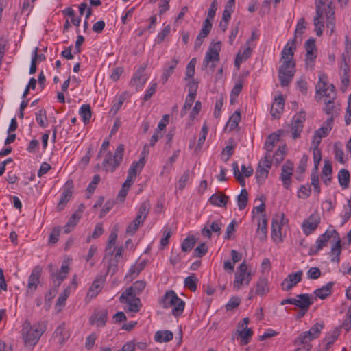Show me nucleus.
Returning <instances> with one entry per match:
<instances>
[{
    "label": "nucleus",
    "instance_id": "nucleus-1",
    "mask_svg": "<svg viewBox=\"0 0 351 351\" xmlns=\"http://www.w3.org/2000/svg\"><path fill=\"white\" fill-rule=\"evenodd\" d=\"M45 331V326L43 324L38 323L32 326L29 321H25L21 330L25 346H34Z\"/></svg>",
    "mask_w": 351,
    "mask_h": 351
},
{
    "label": "nucleus",
    "instance_id": "nucleus-2",
    "mask_svg": "<svg viewBox=\"0 0 351 351\" xmlns=\"http://www.w3.org/2000/svg\"><path fill=\"white\" fill-rule=\"evenodd\" d=\"M160 303L164 308H172L171 312L175 317L181 315L185 306V302L173 290L165 292Z\"/></svg>",
    "mask_w": 351,
    "mask_h": 351
},
{
    "label": "nucleus",
    "instance_id": "nucleus-3",
    "mask_svg": "<svg viewBox=\"0 0 351 351\" xmlns=\"http://www.w3.org/2000/svg\"><path fill=\"white\" fill-rule=\"evenodd\" d=\"M124 153V145L120 144L117 147L114 154L108 152L102 162L103 169L106 172H114L120 165L123 160Z\"/></svg>",
    "mask_w": 351,
    "mask_h": 351
},
{
    "label": "nucleus",
    "instance_id": "nucleus-4",
    "mask_svg": "<svg viewBox=\"0 0 351 351\" xmlns=\"http://www.w3.org/2000/svg\"><path fill=\"white\" fill-rule=\"evenodd\" d=\"M315 5L316 13H317V8L320 10V14H324L325 12L326 27L330 29V34L333 33L335 29V16L332 0H316Z\"/></svg>",
    "mask_w": 351,
    "mask_h": 351
},
{
    "label": "nucleus",
    "instance_id": "nucleus-5",
    "mask_svg": "<svg viewBox=\"0 0 351 351\" xmlns=\"http://www.w3.org/2000/svg\"><path fill=\"white\" fill-rule=\"evenodd\" d=\"M150 204L148 201L143 202L138 209L136 218L128 225L125 233L134 235L141 225H143L150 210Z\"/></svg>",
    "mask_w": 351,
    "mask_h": 351
},
{
    "label": "nucleus",
    "instance_id": "nucleus-6",
    "mask_svg": "<svg viewBox=\"0 0 351 351\" xmlns=\"http://www.w3.org/2000/svg\"><path fill=\"white\" fill-rule=\"evenodd\" d=\"M278 71V78L282 86H287L293 80L295 72L294 60H283Z\"/></svg>",
    "mask_w": 351,
    "mask_h": 351
},
{
    "label": "nucleus",
    "instance_id": "nucleus-7",
    "mask_svg": "<svg viewBox=\"0 0 351 351\" xmlns=\"http://www.w3.org/2000/svg\"><path fill=\"white\" fill-rule=\"evenodd\" d=\"M221 42L218 41L214 43V45L209 48L203 61L202 70H204L209 66L213 71H214L216 66L215 64L219 61V51L221 50Z\"/></svg>",
    "mask_w": 351,
    "mask_h": 351
},
{
    "label": "nucleus",
    "instance_id": "nucleus-8",
    "mask_svg": "<svg viewBox=\"0 0 351 351\" xmlns=\"http://www.w3.org/2000/svg\"><path fill=\"white\" fill-rule=\"evenodd\" d=\"M304 47L306 50V66L310 65L311 68L312 69L313 63L317 56V49L315 45V39L311 38L307 40L305 43Z\"/></svg>",
    "mask_w": 351,
    "mask_h": 351
},
{
    "label": "nucleus",
    "instance_id": "nucleus-9",
    "mask_svg": "<svg viewBox=\"0 0 351 351\" xmlns=\"http://www.w3.org/2000/svg\"><path fill=\"white\" fill-rule=\"evenodd\" d=\"M337 231L334 229L327 230L324 234H321L316 241V247L315 249L311 248L309 254L315 255L319 250H322L324 247L327 245L328 241L330 238H334L337 234Z\"/></svg>",
    "mask_w": 351,
    "mask_h": 351
},
{
    "label": "nucleus",
    "instance_id": "nucleus-10",
    "mask_svg": "<svg viewBox=\"0 0 351 351\" xmlns=\"http://www.w3.org/2000/svg\"><path fill=\"white\" fill-rule=\"evenodd\" d=\"M108 311L106 308L95 309L89 317V323L101 328L106 325L108 320Z\"/></svg>",
    "mask_w": 351,
    "mask_h": 351
},
{
    "label": "nucleus",
    "instance_id": "nucleus-11",
    "mask_svg": "<svg viewBox=\"0 0 351 351\" xmlns=\"http://www.w3.org/2000/svg\"><path fill=\"white\" fill-rule=\"evenodd\" d=\"M146 66L139 67L130 82V85L134 87L136 91L142 90L147 77L144 75Z\"/></svg>",
    "mask_w": 351,
    "mask_h": 351
},
{
    "label": "nucleus",
    "instance_id": "nucleus-12",
    "mask_svg": "<svg viewBox=\"0 0 351 351\" xmlns=\"http://www.w3.org/2000/svg\"><path fill=\"white\" fill-rule=\"evenodd\" d=\"M146 285V282L143 280H137L134 282L132 286L126 289L119 297V301L123 302L125 298H128V296H136V295L141 293V291L145 289Z\"/></svg>",
    "mask_w": 351,
    "mask_h": 351
},
{
    "label": "nucleus",
    "instance_id": "nucleus-13",
    "mask_svg": "<svg viewBox=\"0 0 351 351\" xmlns=\"http://www.w3.org/2000/svg\"><path fill=\"white\" fill-rule=\"evenodd\" d=\"M320 218L317 213L311 214L305 219L302 225V230L306 235H309L317 228Z\"/></svg>",
    "mask_w": 351,
    "mask_h": 351
},
{
    "label": "nucleus",
    "instance_id": "nucleus-14",
    "mask_svg": "<svg viewBox=\"0 0 351 351\" xmlns=\"http://www.w3.org/2000/svg\"><path fill=\"white\" fill-rule=\"evenodd\" d=\"M42 274V268L40 266H36L29 276L27 293H32L38 287L40 282V277Z\"/></svg>",
    "mask_w": 351,
    "mask_h": 351
},
{
    "label": "nucleus",
    "instance_id": "nucleus-15",
    "mask_svg": "<svg viewBox=\"0 0 351 351\" xmlns=\"http://www.w3.org/2000/svg\"><path fill=\"white\" fill-rule=\"evenodd\" d=\"M305 119V114L302 112H300L293 117L291 121V131L293 139H296L300 137V133L304 127L303 122Z\"/></svg>",
    "mask_w": 351,
    "mask_h": 351
},
{
    "label": "nucleus",
    "instance_id": "nucleus-16",
    "mask_svg": "<svg viewBox=\"0 0 351 351\" xmlns=\"http://www.w3.org/2000/svg\"><path fill=\"white\" fill-rule=\"evenodd\" d=\"M73 184L72 180H68L66 182L65 186L63 189V192L61 194L60 199L57 205V210L58 211L62 210L66 206L67 202L71 199L72 197V189Z\"/></svg>",
    "mask_w": 351,
    "mask_h": 351
},
{
    "label": "nucleus",
    "instance_id": "nucleus-17",
    "mask_svg": "<svg viewBox=\"0 0 351 351\" xmlns=\"http://www.w3.org/2000/svg\"><path fill=\"white\" fill-rule=\"evenodd\" d=\"M302 271L300 270L295 273L289 274L282 282L281 288L284 291L291 290L296 284L302 280Z\"/></svg>",
    "mask_w": 351,
    "mask_h": 351
},
{
    "label": "nucleus",
    "instance_id": "nucleus-18",
    "mask_svg": "<svg viewBox=\"0 0 351 351\" xmlns=\"http://www.w3.org/2000/svg\"><path fill=\"white\" fill-rule=\"evenodd\" d=\"M48 267L50 269L51 276L54 284V286L59 287L64 279L66 277L67 274L69 271V267L67 265L62 264L61 266L60 271L58 272H53L52 264H49Z\"/></svg>",
    "mask_w": 351,
    "mask_h": 351
},
{
    "label": "nucleus",
    "instance_id": "nucleus-19",
    "mask_svg": "<svg viewBox=\"0 0 351 351\" xmlns=\"http://www.w3.org/2000/svg\"><path fill=\"white\" fill-rule=\"evenodd\" d=\"M293 164L287 160L282 167V172L280 174V179L282 182L283 186L285 189H289L291 182V176L293 175Z\"/></svg>",
    "mask_w": 351,
    "mask_h": 351
},
{
    "label": "nucleus",
    "instance_id": "nucleus-20",
    "mask_svg": "<svg viewBox=\"0 0 351 351\" xmlns=\"http://www.w3.org/2000/svg\"><path fill=\"white\" fill-rule=\"evenodd\" d=\"M104 282L105 277L103 276H97L88 290L87 297L90 298H95L101 291Z\"/></svg>",
    "mask_w": 351,
    "mask_h": 351
},
{
    "label": "nucleus",
    "instance_id": "nucleus-21",
    "mask_svg": "<svg viewBox=\"0 0 351 351\" xmlns=\"http://www.w3.org/2000/svg\"><path fill=\"white\" fill-rule=\"evenodd\" d=\"M336 95L335 86L333 84H330L327 86L326 82L322 80V78L319 77V80L316 86V94H319L322 97H324V99H328V97L330 95L332 92Z\"/></svg>",
    "mask_w": 351,
    "mask_h": 351
},
{
    "label": "nucleus",
    "instance_id": "nucleus-22",
    "mask_svg": "<svg viewBox=\"0 0 351 351\" xmlns=\"http://www.w3.org/2000/svg\"><path fill=\"white\" fill-rule=\"evenodd\" d=\"M285 100L282 95L275 98V102L271 106L270 113L275 119H278L283 111Z\"/></svg>",
    "mask_w": 351,
    "mask_h": 351
},
{
    "label": "nucleus",
    "instance_id": "nucleus-23",
    "mask_svg": "<svg viewBox=\"0 0 351 351\" xmlns=\"http://www.w3.org/2000/svg\"><path fill=\"white\" fill-rule=\"evenodd\" d=\"M340 335V328H335L332 331L329 332L325 338L322 340V343L319 345L323 346L322 351H327L334 343V342L337 339L338 337Z\"/></svg>",
    "mask_w": 351,
    "mask_h": 351
},
{
    "label": "nucleus",
    "instance_id": "nucleus-24",
    "mask_svg": "<svg viewBox=\"0 0 351 351\" xmlns=\"http://www.w3.org/2000/svg\"><path fill=\"white\" fill-rule=\"evenodd\" d=\"M295 298V306L301 310L308 311L310 306L313 304L310 295L308 293L298 294Z\"/></svg>",
    "mask_w": 351,
    "mask_h": 351
},
{
    "label": "nucleus",
    "instance_id": "nucleus-25",
    "mask_svg": "<svg viewBox=\"0 0 351 351\" xmlns=\"http://www.w3.org/2000/svg\"><path fill=\"white\" fill-rule=\"evenodd\" d=\"M269 291L268 280L266 277L261 276L256 284L255 294L264 295Z\"/></svg>",
    "mask_w": 351,
    "mask_h": 351
},
{
    "label": "nucleus",
    "instance_id": "nucleus-26",
    "mask_svg": "<svg viewBox=\"0 0 351 351\" xmlns=\"http://www.w3.org/2000/svg\"><path fill=\"white\" fill-rule=\"evenodd\" d=\"M278 133H271L266 138L264 148L267 152H271L275 145L280 141V135L281 130L278 131Z\"/></svg>",
    "mask_w": 351,
    "mask_h": 351
},
{
    "label": "nucleus",
    "instance_id": "nucleus-27",
    "mask_svg": "<svg viewBox=\"0 0 351 351\" xmlns=\"http://www.w3.org/2000/svg\"><path fill=\"white\" fill-rule=\"evenodd\" d=\"M333 239L335 240V244L333 245V246L331 247L330 253L332 254H335V256H334L331 259V261L339 263V256L341 252V241L340 239L339 234L338 232H337V234H335Z\"/></svg>",
    "mask_w": 351,
    "mask_h": 351
},
{
    "label": "nucleus",
    "instance_id": "nucleus-28",
    "mask_svg": "<svg viewBox=\"0 0 351 351\" xmlns=\"http://www.w3.org/2000/svg\"><path fill=\"white\" fill-rule=\"evenodd\" d=\"M229 197L222 193L213 194L209 199L211 204L219 207L226 208Z\"/></svg>",
    "mask_w": 351,
    "mask_h": 351
},
{
    "label": "nucleus",
    "instance_id": "nucleus-29",
    "mask_svg": "<svg viewBox=\"0 0 351 351\" xmlns=\"http://www.w3.org/2000/svg\"><path fill=\"white\" fill-rule=\"evenodd\" d=\"M121 303H126L128 304V311L133 313H137L140 311L141 306V302L138 298L134 296H128V298H125L123 302Z\"/></svg>",
    "mask_w": 351,
    "mask_h": 351
},
{
    "label": "nucleus",
    "instance_id": "nucleus-30",
    "mask_svg": "<svg viewBox=\"0 0 351 351\" xmlns=\"http://www.w3.org/2000/svg\"><path fill=\"white\" fill-rule=\"evenodd\" d=\"M333 285V282H330L326 285L315 289L314 291L315 295L322 300L326 298L331 294Z\"/></svg>",
    "mask_w": 351,
    "mask_h": 351
},
{
    "label": "nucleus",
    "instance_id": "nucleus-31",
    "mask_svg": "<svg viewBox=\"0 0 351 351\" xmlns=\"http://www.w3.org/2000/svg\"><path fill=\"white\" fill-rule=\"evenodd\" d=\"M256 234L261 241L265 240L267 237V219L265 213L262 214L261 220H259L258 223Z\"/></svg>",
    "mask_w": 351,
    "mask_h": 351
},
{
    "label": "nucleus",
    "instance_id": "nucleus-32",
    "mask_svg": "<svg viewBox=\"0 0 351 351\" xmlns=\"http://www.w3.org/2000/svg\"><path fill=\"white\" fill-rule=\"evenodd\" d=\"M322 19L323 14H320V10L317 8V13L315 14V16L313 20L315 31L317 36H321L322 35L323 29L324 28V24Z\"/></svg>",
    "mask_w": 351,
    "mask_h": 351
},
{
    "label": "nucleus",
    "instance_id": "nucleus-33",
    "mask_svg": "<svg viewBox=\"0 0 351 351\" xmlns=\"http://www.w3.org/2000/svg\"><path fill=\"white\" fill-rule=\"evenodd\" d=\"M173 337V335L171 331L165 330H158L155 333L154 339L156 342L162 343V342H169L172 340Z\"/></svg>",
    "mask_w": 351,
    "mask_h": 351
},
{
    "label": "nucleus",
    "instance_id": "nucleus-34",
    "mask_svg": "<svg viewBox=\"0 0 351 351\" xmlns=\"http://www.w3.org/2000/svg\"><path fill=\"white\" fill-rule=\"evenodd\" d=\"M54 335L56 337H59L60 343L61 344L64 343L69 338L70 335L66 330V324L64 322L61 323L57 327L54 332Z\"/></svg>",
    "mask_w": 351,
    "mask_h": 351
},
{
    "label": "nucleus",
    "instance_id": "nucleus-35",
    "mask_svg": "<svg viewBox=\"0 0 351 351\" xmlns=\"http://www.w3.org/2000/svg\"><path fill=\"white\" fill-rule=\"evenodd\" d=\"M178 62V60L173 58L169 66L164 69V72L161 77L162 84H165L167 82L169 77L173 74Z\"/></svg>",
    "mask_w": 351,
    "mask_h": 351
},
{
    "label": "nucleus",
    "instance_id": "nucleus-36",
    "mask_svg": "<svg viewBox=\"0 0 351 351\" xmlns=\"http://www.w3.org/2000/svg\"><path fill=\"white\" fill-rule=\"evenodd\" d=\"M316 339V337L309 331H305L301 333L294 341V345L299 346L300 343H309L311 341Z\"/></svg>",
    "mask_w": 351,
    "mask_h": 351
},
{
    "label": "nucleus",
    "instance_id": "nucleus-37",
    "mask_svg": "<svg viewBox=\"0 0 351 351\" xmlns=\"http://www.w3.org/2000/svg\"><path fill=\"white\" fill-rule=\"evenodd\" d=\"M145 162L144 157L140 158L138 161L133 162L128 170V174L136 178L137 176V173L140 172L142 170V169L145 166Z\"/></svg>",
    "mask_w": 351,
    "mask_h": 351
},
{
    "label": "nucleus",
    "instance_id": "nucleus-38",
    "mask_svg": "<svg viewBox=\"0 0 351 351\" xmlns=\"http://www.w3.org/2000/svg\"><path fill=\"white\" fill-rule=\"evenodd\" d=\"M335 99V94L332 93H330V95L328 97V99H324L325 107L324 108V110L328 115L333 116L335 112V106H334V100Z\"/></svg>",
    "mask_w": 351,
    "mask_h": 351
},
{
    "label": "nucleus",
    "instance_id": "nucleus-39",
    "mask_svg": "<svg viewBox=\"0 0 351 351\" xmlns=\"http://www.w3.org/2000/svg\"><path fill=\"white\" fill-rule=\"evenodd\" d=\"M79 114L81 116L84 124L89 123L92 117V112L90 105L83 104L80 108Z\"/></svg>",
    "mask_w": 351,
    "mask_h": 351
},
{
    "label": "nucleus",
    "instance_id": "nucleus-40",
    "mask_svg": "<svg viewBox=\"0 0 351 351\" xmlns=\"http://www.w3.org/2000/svg\"><path fill=\"white\" fill-rule=\"evenodd\" d=\"M338 180L340 186L343 189L348 188L350 182L349 171L346 169H341L338 173Z\"/></svg>",
    "mask_w": 351,
    "mask_h": 351
},
{
    "label": "nucleus",
    "instance_id": "nucleus-41",
    "mask_svg": "<svg viewBox=\"0 0 351 351\" xmlns=\"http://www.w3.org/2000/svg\"><path fill=\"white\" fill-rule=\"evenodd\" d=\"M237 332L243 345H246L250 342L253 335L252 330L247 328V326L245 327L243 330H237Z\"/></svg>",
    "mask_w": 351,
    "mask_h": 351
},
{
    "label": "nucleus",
    "instance_id": "nucleus-42",
    "mask_svg": "<svg viewBox=\"0 0 351 351\" xmlns=\"http://www.w3.org/2000/svg\"><path fill=\"white\" fill-rule=\"evenodd\" d=\"M268 169L258 165L256 170V178L258 183L262 184L265 182L269 174Z\"/></svg>",
    "mask_w": 351,
    "mask_h": 351
},
{
    "label": "nucleus",
    "instance_id": "nucleus-43",
    "mask_svg": "<svg viewBox=\"0 0 351 351\" xmlns=\"http://www.w3.org/2000/svg\"><path fill=\"white\" fill-rule=\"evenodd\" d=\"M196 243V239L193 236H189L184 239L181 244V248L183 252L191 251Z\"/></svg>",
    "mask_w": 351,
    "mask_h": 351
},
{
    "label": "nucleus",
    "instance_id": "nucleus-44",
    "mask_svg": "<svg viewBox=\"0 0 351 351\" xmlns=\"http://www.w3.org/2000/svg\"><path fill=\"white\" fill-rule=\"evenodd\" d=\"M248 193L245 189H243L241 193L237 196V203L240 210H243L247 204Z\"/></svg>",
    "mask_w": 351,
    "mask_h": 351
},
{
    "label": "nucleus",
    "instance_id": "nucleus-45",
    "mask_svg": "<svg viewBox=\"0 0 351 351\" xmlns=\"http://www.w3.org/2000/svg\"><path fill=\"white\" fill-rule=\"evenodd\" d=\"M281 226L277 219H273L271 223V237L274 240L280 239Z\"/></svg>",
    "mask_w": 351,
    "mask_h": 351
},
{
    "label": "nucleus",
    "instance_id": "nucleus-46",
    "mask_svg": "<svg viewBox=\"0 0 351 351\" xmlns=\"http://www.w3.org/2000/svg\"><path fill=\"white\" fill-rule=\"evenodd\" d=\"M197 281L195 274H192L184 279V286L191 291H195L197 289Z\"/></svg>",
    "mask_w": 351,
    "mask_h": 351
},
{
    "label": "nucleus",
    "instance_id": "nucleus-47",
    "mask_svg": "<svg viewBox=\"0 0 351 351\" xmlns=\"http://www.w3.org/2000/svg\"><path fill=\"white\" fill-rule=\"evenodd\" d=\"M295 51H296V49L294 47H291L290 46L285 45L281 52L280 60H293V58Z\"/></svg>",
    "mask_w": 351,
    "mask_h": 351
},
{
    "label": "nucleus",
    "instance_id": "nucleus-48",
    "mask_svg": "<svg viewBox=\"0 0 351 351\" xmlns=\"http://www.w3.org/2000/svg\"><path fill=\"white\" fill-rule=\"evenodd\" d=\"M208 132V128L206 123H205L202 128L201 136L199 138L198 143L195 148V151L196 152H199L202 149V146L205 142Z\"/></svg>",
    "mask_w": 351,
    "mask_h": 351
},
{
    "label": "nucleus",
    "instance_id": "nucleus-49",
    "mask_svg": "<svg viewBox=\"0 0 351 351\" xmlns=\"http://www.w3.org/2000/svg\"><path fill=\"white\" fill-rule=\"evenodd\" d=\"M146 261H143L136 265H132L130 269V275L132 277H136L140 272L145 268Z\"/></svg>",
    "mask_w": 351,
    "mask_h": 351
},
{
    "label": "nucleus",
    "instance_id": "nucleus-50",
    "mask_svg": "<svg viewBox=\"0 0 351 351\" xmlns=\"http://www.w3.org/2000/svg\"><path fill=\"white\" fill-rule=\"evenodd\" d=\"M117 238V230H114L111 232L110 234L108 237V243L106 247V252L112 254L113 252L112 250V247L114 245L116 240Z\"/></svg>",
    "mask_w": 351,
    "mask_h": 351
},
{
    "label": "nucleus",
    "instance_id": "nucleus-51",
    "mask_svg": "<svg viewBox=\"0 0 351 351\" xmlns=\"http://www.w3.org/2000/svg\"><path fill=\"white\" fill-rule=\"evenodd\" d=\"M241 121V113L239 111H235L230 117L228 125L231 130L235 129L239 121Z\"/></svg>",
    "mask_w": 351,
    "mask_h": 351
},
{
    "label": "nucleus",
    "instance_id": "nucleus-52",
    "mask_svg": "<svg viewBox=\"0 0 351 351\" xmlns=\"http://www.w3.org/2000/svg\"><path fill=\"white\" fill-rule=\"evenodd\" d=\"M232 170L235 178L238 180V182L242 186H245V181L244 180L243 176L239 171V165L237 162L232 163Z\"/></svg>",
    "mask_w": 351,
    "mask_h": 351
},
{
    "label": "nucleus",
    "instance_id": "nucleus-53",
    "mask_svg": "<svg viewBox=\"0 0 351 351\" xmlns=\"http://www.w3.org/2000/svg\"><path fill=\"white\" fill-rule=\"evenodd\" d=\"M195 64L196 58H193L191 60L186 66L185 80L192 78L194 76Z\"/></svg>",
    "mask_w": 351,
    "mask_h": 351
},
{
    "label": "nucleus",
    "instance_id": "nucleus-54",
    "mask_svg": "<svg viewBox=\"0 0 351 351\" xmlns=\"http://www.w3.org/2000/svg\"><path fill=\"white\" fill-rule=\"evenodd\" d=\"M198 81L195 79H193L188 83L187 86L189 88V94L187 96H191L195 98L198 89Z\"/></svg>",
    "mask_w": 351,
    "mask_h": 351
},
{
    "label": "nucleus",
    "instance_id": "nucleus-55",
    "mask_svg": "<svg viewBox=\"0 0 351 351\" xmlns=\"http://www.w3.org/2000/svg\"><path fill=\"white\" fill-rule=\"evenodd\" d=\"M36 119L38 123L42 128H45L47 126V116L45 110L41 109L36 114Z\"/></svg>",
    "mask_w": 351,
    "mask_h": 351
},
{
    "label": "nucleus",
    "instance_id": "nucleus-56",
    "mask_svg": "<svg viewBox=\"0 0 351 351\" xmlns=\"http://www.w3.org/2000/svg\"><path fill=\"white\" fill-rule=\"evenodd\" d=\"M286 154V146L280 147L277 151H276L274 158L277 164H280L285 159V156Z\"/></svg>",
    "mask_w": 351,
    "mask_h": 351
},
{
    "label": "nucleus",
    "instance_id": "nucleus-57",
    "mask_svg": "<svg viewBox=\"0 0 351 351\" xmlns=\"http://www.w3.org/2000/svg\"><path fill=\"white\" fill-rule=\"evenodd\" d=\"M195 97L191 96H186L185 99V102L184 104L183 107L182 108L180 115L182 117L186 115L187 111L191 108L193 103L195 101Z\"/></svg>",
    "mask_w": 351,
    "mask_h": 351
},
{
    "label": "nucleus",
    "instance_id": "nucleus-58",
    "mask_svg": "<svg viewBox=\"0 0 351 351\" xmlns=\"http://www.w3.org/2000/svg\"><path fill=\"white\" fill-rule=\"evenodd\" d=\"M104 233L102 224L99 223L96 225L95 230L91 235L87 237V242H90L91 239H96Z\"/></svg>",
    "mask_w": 351,
    "mask_h": 351
},
{
    "label": "nucleus",
    "instance_id": "nucleus-59",
    "mask_svg": "<svg viewBox=\"0 0 351 351\" xmlns=\"http://www.w3.org/2000/svg\"><path fill=\"white\" fill-rule=\"evenodd\" d=\"M311 187L309 185H302L298 191V197L301 199H306L311 195Z\"/></svg>",
    "mask_w": 351,
    "mask_h": 351
},
{
    "label": "nucleus",
    "instance_id": "nucleus-60",
    "mask_svg": "<svg viewBox=\"0 0 351 351\" xmlns=\"http://www.w3.org/2000/svg\"><path fill=\"white\" fill-rule=\"evenodd\" d=\"M245 282V274H243L240 272H237L235 274V278L233 282L234 288L237 290L241 288L242 284Z\"/></svg>",
    "mask_w": 351,
    "mask_h": 351
},
{
    "label": "nucleus",
    "instance_id": "nucleus-61",
    "mask_svg": "<svg viewBox=\"0 0 351 351\" xmlns=\"http://www.w3.org/2000/svg\"><path fill=\"white\" fill-rule=\"evenodd\" d=\"M70 294V290H69V288H66L63 290V291L61 293V294L59 295L58 298V300H57V302H56V305H58V306H64L65 305V302L67 299V298L69 297Z\"/></svg>",
    "mask_w": 351,
    "mask_h": 351
},
{
    "label": "nucleus",
    "instance_id": "nucleus-62",
    "mask_svg": "<svg viewBox=\"0 0 351 351\" xmlns=\"http://www.w3.org/2000/svg\"><path fill=\"white\" fill-rule=\"evenodd\" d=\"M208 252V247L206 243H202L199 244L195 250H194V256L197 257H202L204 256Z\"/></svg>",
    "mask_w": 351,
    "mask_h": 351
},
{
    "label": "nucleus",
    "instance_id": "nucleus-63",
    "mask_svg": "<svg viewBox=\"0 0 351 351\" xmlns=\"http://www.w3.org/2000/svg\"><path fill=\"white\" fill-rule=\"evenodd\" d=\"M258 165L270 169L272 166V159L270 153L267 152L264 158L259 161Z\"/></svg>",
    "mask_w": 351,
    "mask_h": 351
},
{
    "label": "nucleus",
    "instance_id": "nucleus-64",
    "mask_svg": "<svg viewBox=\"0 0 351 351\" xmlns=\"http://www.w3.org/2000/svg\"><path fill=\"white\" fill-rule=\"evenodd\" d=\"M100 180L101 178L99 175L96 174L93 176L92 181L88 184L86 189L90 194L93 193L95 189H96L97 184L99 183Z\"/></svg>",
    "mask_w": 351,
    "mask_h": 351
}]
</instances>
